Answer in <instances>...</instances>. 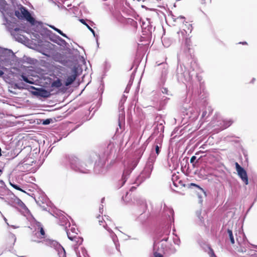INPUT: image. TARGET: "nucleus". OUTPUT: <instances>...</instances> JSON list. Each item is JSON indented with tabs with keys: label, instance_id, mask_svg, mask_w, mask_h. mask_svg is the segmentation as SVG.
<instances>
[{
	"label": "nucleus",
	"instance_id": "nucleus-64",
	"mask_svg": "<svg viewBox=\"0 0 257 257\" xmlns=\"http://www.w3.org/2000/svg\"><path fill=\"white\" fill-rule=\"evenodd\" d=\"M100 216V215L99 214V215L97 217V218H99Z\"/></svg>",
	"mask_w": 257,
	"mask_h": 257
},
{
	"label": "nucleus",
	"instance_id": "nucleus-41",
	"mask_svg": "<svg viewBox=\"0 0 257 257\" xmlns=\"http://www.w3.org/2000/svg\"><path fill=\"white\" fill-rule=\"evenodd\" d=\"M50 123V119H47L44 120L43 124L44 125L48 124Z\"/></svg>",
	"mask_w": 257,
	"mask_h": 257
},
{
	"label": "nucleus",
	"instance_id": "nucleus-20",
	"mask_svg": "<svg viewBox=\"0 0 257 257\" xmlns=\"http://www.w3.org/2000/svg\"><path fill=\"white\" fill-rule=\"evenodd\" d=\"M172 181L173 182V185L176 187L183 186L184 184L183 182L179 180L178 176L176 175H172Z\"/></svg>",
	"mask_w": 257,
	"mask_h": 257
},
{
	"label": "nucleus",
	"instance_id": "nucleus-49",
	"mask_svg": "<svg viewBox=\"0 0 257 257\" xmlns=\"http://www.w3.org/2000/svg\"><path fill=\"white\" fill-rule=\"evenodd\" d=\"M206 113H207L206 111H203V113H202V118L204 117L205 116Z\"/></svg>",
	"mask_w": 257,
	"mask_h": 257
},
{
	"label": "nucleus",
	"instance_id": "nucleus-33",
	"mask_svg": "<svg viewBox=\"0 0 257 257\" xmlns=\"http://www.w3.org/2000/svg\"><path fill=\"white\" fill-rule=\"evenodd\" d=\"M21 77L22 78V80H23L24 81H25V82H27L28 83H30V84H33V83L32 81L29 80L28 77L27 76H26L25 75L23 74V75H21Z\"/></svg>",
	"mask_w": 257,
	"mask_h": 257
},
{
	"label": "nucleus",
	"instance_id": "nucleus-44",
	"mask_svg": "<svg viewBox=\"0 0 257 257\" xmlns=\"http://www.w3.org/2000/svg\"><path fill=\"white\" fill-rule=\"evenodd\" d=\"M211 0H200L201 4H205L206 3H211Z\"/></svg>",
	"mask_w": 257,
	"mask_h": 257
},
{
	"label": "nucleus",
	"instance_id": "nucleus-59",
	"mask_svg": "<svg viewBox=\"0 0 257 257\" xmlns=\"http://www.w3.org/2000/svg\"><path fill=\"white\" fill-rule=\"evenodd\" d=\"M240 43H241V42ZM241 44H246L247 43H246V42H244L241 43Z\"/></svg>",
	"mask_w": 257,
	"mask_h": 257
},
{
	"label": "nucleus",
	"instance_id": "nucleus-34",
	"mask_svg": "<svg viewBox=\"0 0 257 257\" xmlns=\"http://www.w3.org/2000/svg\"><path fill=\"white\" fill-rule=\"evenodd\" d=\"M6 6V1L5 0H0V10H3Z\"/></svg>",
	"mask_w": 257,
	"mask_h": 257
},
{
	"label": "nucleus",
	"instance_id": "nucleus-22",
	"mask_svg": "<svg viewBox=\"0 0 257 257\" xmlns=\"http://www.w3.org/2000/svg\"><path fill=\"white\" fill-rule=\"evenodd\" d=\"M222 122L223 124L221 127H222V129L224 130L225 128H227L229 126H230L231 125V124L232 123L233 121L231 119H229V120H225L224 119L222 121Z\"/></svg>",
	"mask_w": 257,
	"mask_h": 257
},
{
	"label": "nucleus",
	"instance_id": "nucleus-3",
	"mask_svg": "<svg viewBox=\"0 0 257 257\" xmlns=\"http://www.w3.org/2000/svg\"><path fill=\"white\" fill-rule=\"evenodd\" d=\"M168 237H165L160 241H154V255L155 257H163V254L170 255L175 253L177 249L172 244L167 242Z\"/></svg>",
	"mask_w": 257,
	"mask_h": 257
},
{
	"label": "nucleus",
	"instance_id": "nucleus-40",
	"mask_svg": "<svg viewBox=\"0 0 257 257\" xmlns=\"http://www.w3.org/2000/svg\"><path fill=\"white\" fill-rule=\"evenodd\" d=\"M209 253L210 254L211 257H216V256L215 255L213 252V250L211 248L210 249Z\"/></svg>",
	"mask_w": 257,
	"mask_h": 257
},
{
	"label": "nucleus",
	"instance_id": "nucleus-4",
	"mask_svg": "<svg viewBox=\"0 0 257 257\" xmlns=\"http://www.w3.org/2000/svg\"><path fill=\"white\" fill-rule=\"evenodd\" d=\"M156 159V155L153 152L150 155L147 164L140 175L136 179L135 183L138 186L146 179L150 178L153 169V164Z\"/></svg>",
	"mask_w": 257,
	"mask_h": 257
},
{
	"label": "nucleus",
	"instance_id": "nucleus-25",
	"mask_svg": "<svg viewBox=\"0 0 257 257\" xmlns=\"http://www.w3.org/2000/svg\"><path fill=\"white\" fill-rule=\"evenodd\" d=\"M167 211L168 212V215H169V217H170V216L172 215V218H170V220L172 222H174V212L172 208H167Z\"/></svg>",
	"mask_w": 257,
	"mask_h": 257
},
{
	"label": "nucleus",
	"instance_id": "nucleus-37",
	"mask_svg": "<svg viewBox=\"0 0 257 257\" xmlns=\"http://www.w3.org/2000/svg\"><path fill=\"white\" fill-rule=\"evenodd\" d=\"M61 219H63V222H62L61 225H67V219H66L64 217H62Z\"/></svg>",
	"mask_w": 257,
	"mask_h": 257
},
{
	"label": "nucleus",
	"instance_id": "nucleus-23",
	"mask_svg": "<svg viewBox=\"0 0 257 257\" xmlns=\"http://www.w3.org/2000/svg\"><path fill=\"white\" fill-rule=\"evenodd\" d=\"M78 257H89L86 250L83 248H81V250L77 254Z\"/></svg>",
	"mask_w": 257,
	"mask_h": 257
},
{
	"label": "nucleus",
	"instance_id": "nucleus-21",
	"mask_svg": "<svg viewBox=\"0 0 257 257\" xmlns=\"http://www.w3.org/2000/svg\"><path fill=\"white\" fill-rule=\"evenodd\" d=\"M62 85V83L61 80L59 78H57L51 83L52 87H55L57 88H60Z\"/></svg>",
	"mask_w": 257,
	"mask_h": 257
},
{
	"label": "nucleus",
	"instance_id": "nucleus-39",
	"mask_svg": "<svg viewBox=\"0 0 257 257\" xmlns=\"http://www.w3.org/2000/svg\"><path fill=\"white\" fill-rule=\"evenodd\" d=\"M191 185H193V186H196V187H198V188L201 190V191L202 192H203L204 194H205V191H204V190H203L202 188H201L200 187H199V186H198L197 185H196V184H195L192 183V184H191Z\"/></svg>",
	"mask_w": 257,
	"mask_h": 257
},
{
	"label": "nucleus",
	"instance_id": "nucleus-17",
	"mask_svg": "<svg viewBox=\"0 0 257 257\" xmlns=\"http://www.w3.org/2000/svg\"><path fill=\"white\" fill-rule=\"evenodd\" d=\"M22 13L24 16V17L26 18V19L32 25H35L37 23L39 25L41 26L42 23L41 22H35V20L34 18L32 17L30 13L25 9H23V11L22 10Z\"/></svg>",
	"mask_w": 257,
	"mask_h": 257
},
{
	"label": "nucleus",
	"instance_id": "nucleus-52",
	"mask_svg": "<svg viewBox=\"0 0 257 257\" xmlns=\"http://www.w3.org/2000/svg\"><path fill=\"white\" fill-rule=\"evenodd\" d=\"M174 243L175 244H176L178 245H179L180 243V240L174 241Z\"/></svg>",
	"mask_w": 257,
	"mask_h": 257
},
{
	"label": "nucleus",
	"instance_id": "nucleus-5",
	"mask_svg": "<svg viewBox=\"0 0 257 257\" xmlns=\"http://www.w3.org/2000/svg\"><path fill=\"white\" fill-rule=\"evenodd\" d=\"M137 161L134 160L128 161L126 164H124V168L123 171L121 180L119 182V184L120 183V185L118 187V188H120L124 184L131 173L137 166Z\"/></svg>",
	"mask_w": 257,
	"mask_h": 257
},
{
	"label": "nucleus",
	"instance_id": "nucleus-13",
	"mask_svg": "<svg viewBox=\"0 0 257 257\" xmlns=\"http://www.w3.org/2000/svg\"><path fill=\"white\" fill-rule=\"evenodd\" d=\"M77 229L75 228L72 227L71 229V232L68 230H67V234L68 238L71 240H74L79 244H81L83 241L82 238L77 236Z\"/></svg>",
	"mask_w": 257,
	"mask_h": 257
},
{
	"label": "nucleus",
	"instance_id": "nucleus-38",
	"mask_svg": "<svg viewBox=\"0 0 257 257\" xmlns=\"http://www.w3.org/2000/svg\"><path fill=\"white\" fill-rule=\"evenodd\" d=\"M161 91H162L163 93L168 94V89L167 88L163 87L161 89Z\"/></svg>",
	"mask_w": 257,
	"mask_h": 257
},
{
	"label": "nucleus",
	"instance_id": "nucleus-32",
	"mask_svg": "<svg viewBox=\"0 0 257 257\" xmlns=\"http://www.w3.org/2000/svg\"><path fill=\"white\" fill-rule=\"evenodd\" d=\"M133 82L131 80H130L128 82V84L127 85L125 89L124 90V93H128L130 91V88L132 85Z\"/></svg>",
	"mask_w": 257,
	"mask_h": 257
},
{
	"label": "nucleus",
	"instance_id": "nucleus-18",
	"mask_svg": "<svg viewBox=\"0 0 257 257\" xmlns=\"http://www.w3.org/2000/svg\"><path fill=\"white\" fill-rule=\"evenodd\" d=\"M158 66H161L162 68L161 72V79L163 83H164L166 79L168 74V65L166 63H161L158 64Z\"/></svg>",
	"mask_w": 257,
	"mask_h": 257
},
{
	"label": "nucleus",
	"instance_id": "nucleus-47",
	"mask_svg": "<svg viewBox=\"0 0 257 257\" xmlns=\"http://www.w3.org/2000/svg\"><path fill=\"white\" fill-rule=\"evenodd\" d=\"M126 96H125V95H123L122 97V98L121 99V102H124L125 101L126 98Z\"/></svg>",
	"mask_w": 257,
	"mask_h": 257
},
{
	"label": "nucleus",
	"instance_id": "nucleus-57",
	"mask_svg": "<svg viewBox=\"0 0 257 257\" xmlns=\"http://www.w3.org/2000/svg\"><path fill=\"white\" fill-rule=\"evenodd\" d=\"M136 188L135 187H132L131 188V191H133L134 190V189H135Z\"/></svg>",
	"mask_w": 257,
	"mask_h": 257
},
{
	"label": "nucleus",
	"instance_id": "nucleus-7",
	"mask_svg": "<svg viewBox=\"0 0 257 257\" xmlns=\"http://www.w3.org/2000/svg\"><path fill=\"white\" fill-rule=\"evenodd\" d=\"M33 163L36 162L32 158L26 157L19 163L17 167L22 172H33L35 169L33 167Z\"/></svg>",
	"mask_w": 257,
	"mask_h": 257
},
{
	"label": "nucleus",
	"instance_id": "nucleus-46",
	"mask_svg": "<svg viewBox=\"0 0 257 257\" xmlns=\"http://www.w3.org/2000/svg\"><path fill=\"white\" fill-rule=\"evenodd\" d=\"M103 206L102 205H101V206L99 207V213L101 214L103 213Z\"/></svg>",
	"mask_w": 257,
	"mask_h": 257
},
{
	"label": "nucleus",
	"instance_id": "nucleus-11",
	"mask_svg": "<svg viewBox=\"0 0 257 257\" xmlns=\"http://www.w3.org/2000/svg\"><path fill=\"white\" fill-rule=\"evenodd\" d=\"M34 226L35 229L33 231V235L35 237L38 239L44 238L45 233L42 224L39 222H36Z\"/></svg>",
	"mask_w": 257,
	"mask_h": 257
},
{
	"label": "nucleus",
	"instance_id": "nucleus-10",
	"mask_svg": "<svg viewBox=\"0 0 257 257\" xmlns=\"http://www.w3.org/2000/svg\"><path fill=\"white\" fill-rule=\"evenodd\" d=\"M45 242L46 245L58 249L60 257H66L65 249L56 241L48 239L45 240Z\"/></svg>",
	"mask_w": 257,
	"mask_h": 257
},
{
	"label": "nucleus",
	"instance_id": "nucleus-30",
	"mask_svg": "<svg viewBox=\"0 0 257 257\" xmlns=\"http://www.w3.org/2000/svg\"><path fill=\"white\" fill-rule=\"evenodd\" d=\"M15 202L17 203L19 206L22 208H26V206L24 203L19 199L17 198L15 199Z\"/></svg>",
	"mask_w": 257,
	"mask_h": 257
},
{
	"label": "nucleus",
	"instance_id": "nucleus-63",
	"mask_svg": "<svg viewBox=\"0 0 257 257\" xmlns=\"http://www.w3.org/2000/svg\"><path fill=\"white\" fill-rule=\"evenodd\" d=\"M4 219H5L6 222H7V219L6 218H4Z\"/></svg>",
	"mask_w": 257,
	"mask_h": 257
},
{
	"label": "nucleus",
	"instance_id": "nucleus-9",
	"mask_svg": "<svg viewBox=\"0 0 257 257\" xmlns=\"http://www.w3.org/2000/svg\"><path fill=\"white\" fill-rule=\"evenodd\" d=\"M79 75L78 68L76 66L73 67L66 74L65 81H64L65 85L68 86L72 84Z\"/></svg>",
	"mask_w": 257,
	"mask_h": 257
},
{
	"label": "nucleus",
	"instance_id": "nucleus-28",
	"mask_svg": "<svg viewBox=\"0 0 257 257\" xmlns=\"http://www.w3.org/2000/svg\"><path fill=\"white\" fill-rule=\"evenodd\" d=\"M80 22L83 24L84 25H86V27H87V28H88L91 32L93 34L94 36H95V32L88 25L86 22H85V21L83 19H80Z\"/></svg>",
	"mask_w": 257,
	"mask_h": 257
},
{
	"label": "nucleus",
	"instance_id": "nucleus-31",
	"mask_svg": "<svg viewBox=\"0 0 257 257\" xmlns=\"http://www.w3.org/2000/svg\"><path fill=\"white\" fill-rule=\"evenodd\" d=\"M8 52L9 53H12L13 52L12 50L8 49H3L1 47H0V53H7ZM2 56V55L0 54V57Z\"/></svg>",
	"mask_w": 257,
	"mask_h": 257
},
{
	"label": "nucleus",
	"instance_id": "nucleus-54",
	"mask_svg": "<svg viewBox=\"0 0 257 257\" xmlns=\"http://www.w3.org/2000/svg\"><path fill=\"white\" fill-rule=\"evenodd\" d=\"M61 35H62V36H63V37H64L65 38H68V37L66 36V35L64 33H62V34Z\"/></svg>",
	"mask_w": 257,
	"mask_h": 257
},
{
	"label": "nucleus",
	"instance_id": "nucleus-8",
	"mask_svg": "<svg viewBox=\"0 0 257 257\" xmlns=\"http://www.w3.org/2000/svg\"><path fill=\"white\" fill-rule=\"evenodd\" d=\"M105 219L102 218V220H99V223L100 225L105 228L110 233V236L114 244L115 245V248L117 250L119 251V244L116 235L113 232V231L107 227V222L110 221V218L108 216H104Z\"/></svg>",
	"mask_w": 257,
	"mask_h": 257
},
{
	"label": "nucleus",
	"instance_id": "nucleus-24",
	"mask_svg": "<svg viewBox=\"0 0 257 257\" xmlns=\"http://www.w3.org/2000/svg\"><path fill=\"white\" fill-rule=\"evenodd\" d=\"M239 251H241L242 252H247V254L248 255H250L251 256H256V253H257V252L255 250H246V249H245V250H243L242 249H240V250H239Z\"/></svg>",
	"mask_w": 257,
	"mask_h": 257
},
{
	"label": "nucleus",
	"instance_id": "nucleus-60",
	"mask_svg": "<svg viewBox=\"0 0 257 257\" xmlns=\"http://www.w3.org/2000/svg\"><path fill=\"white\" fill-rule=\"evenodd\" d=\"M14 228H17V227L15 226H14V225H12V226Z\"/></svg>",
	"mask_w": 257,
	"mask_h": 257
},
{
	"label": "nucleus",
	"instance_id": "nucleus-12",
	"mask_svg": "<svg viewBox=\"0 0 257 257\" xmlns=\"http://www.w3.org/2000/svg\"><path fill=\"white\" fill-rule=\"evenodd\" d=\"M235 165L238 175L245 185H247L248 184V180L246 171L238 163L236 162Z\"/></svg>",
	"mask_w": 257,
	"mask_h": 257
},
{
	"label": "nucleus",
	"instance_id": "nucleus-62",
	"mask_svg": "<svg viewBox=\"0 0 257 257\" xmlns=\"http://www.w3.org/2000/svg\"><path fill=\"white\" fill-rule=\"evenodd\" d=\"M175 17V16H173V19H174V21L175 20V19H176L177 18H174Z\"/></svg>",
	"mask_w": 257,
	"mask_h": 257
},
{
	"label": "nucleus",
	"instance_id": "nucleus-55",
	"mask_svg": "<svg viewBox=\"0 0 257 257\" xmlns=\"http://www.w3.org/2000/svg\"><path fill=\"white\" fill-rule=\"evenodd\" d=\"M12 237L14 239V241H15L16 240L15 235L14 234H12Z\"/></svg>",
	"mask_w": 257,
	"mask_h": 257
},
{
	"label": "nucleus",
	"instance_id": "nucleus-53",
	"mask_svg": "<svg viewBox=\"0 0 257 257\" xmlns=\"http://www.w3.org/2000/svg\"><path fill=\"white\" fill-rule=\"evenodd\" d=\"M4 72L2 70H0V76H3L4 75Z\"/></svg>",
	"mask_w": 257,
	"mask_h": 257
},
{
	"label": "nucleus",
	"instance_id": "nucleus-1",
	"mask_svg": "<svg viewBox=\"0 0 257 257\" xmlns=\"http://www.w3.org/2000/svg\"><path fill=\"white\" fill-rule=\"evenodd\" d=\"M177 23H182L180 30L177 32L179 40L181 42V47L185 53L189 52L191 44L190 40V34L191 33L193 27L192 25L187 22H185V17L179 16L174 20Z\"/></svg>",
	"mask_w": 257,
	"mask_h": 257
},
{
	"label": "nucleus",
	"instance_id": "nucleus-15",
	"mask_svg": "<svg viewBox=\"0 0 257 257\" xmlns=\"http://www.w3.org/2000/svg\"><path fill=\"white\" fill-rule=\"evenodd\" d=\"M195 215L196 223L200 226H204V227L206 228L207 227L204 222L206 214L205 213L202 214L201 210H198L196 211Z\"/></svg>",
	"mask_w": 257,
	"mask_h": 257
},
{
	"label": "nucleus",
	"instance_id": "nucleus-58",
	"mask_svg": "<svg viewBox=\"0 0 257 257\" xmlns=\"http://www.w3.org/2000/svg\"><path fill=\"white\" fill-rule=\"evenodd\" d=\"M104 200V198H102V199H101V203H103Z\"/></svg>",
	"mask_w": 257,
	"mask_h": 257
},
{
	"label": "nucleus",
	"instance_id": "nucleus-51",
	"mask_svg": "<svg viewBox=\"0 0 257 257\" xmlns=\"http://www.w3.org/2000/svg\"><path fill=\"white\" fill-rule=\"evenodd\" d=\"M20 30V29L19 28H16L14 29V31L15 32H18Z\"/></svg>",
	"mask_w": 257,
	"mask_h": 257
},
{
	"label": "nucleus",
	"instance_id": "nucleus-19",
	"mask_svg": "<svg viewBox=\"0 0 257 257\" xmlns=\"http://www.w3.org/2000/svg\"><path fill=\"white\" fill-rule=\"evenodd\" d=\"M161 147L162 144L161 139H157L152 149V151L150 155L152 154V152H153L154 154L155 155H156L157 157L160 152V149L161 148Z\"/></svg>",
	"mask_w": 257,
	"mask_h": 257
},
{
	"label": "nucleus",
	"instance_id": "nucleus-50",
	"mask_svg": "<svg viewBox=\"0 0 257 257\" xmlns=\"http://www.w3.org/2000/svg\"><path fill=\"white\" fill-rule=\"evenodd\" d=\"M56 32H57L60 35H61L63 33L62 31H61L60 30H59L58 29H57V30H56Z\"/></svg>",
	"mask_w": 257,
	"mask_h": 257
},
{
	"label": "nucleus",
	"instance_id": "nucleus-2",
	"mask_svg": "<svg viewBox=\"0 0 257 257\" xmlns=\"http://www.w3.org/2000/svg\"><path fill=\"white\" fill-rule=\"evenodd\" d=\"M70 167L76 172L82 174H89L93 167V161L90 159L82 160L75 156H70L68 158Z\"/></svg>",
	"mask_w": 257,
	"mask_h": 257
},
{
	"label": "nucleus",
	"instance_id": "nucleus-56",
	"mask_svg": "<svg viewBox=\"0 0 257 257\" xmlns=\"http://www.w3.org/2000/svg\"><path fill=\"white\" fill-rule=\"evenodd\" d=\"M198 116V113L197 112L194 116V117H197Z\"/></svg>",
	"mask_w": 257,
	"mask_h": 257
},
{
	"label": "nucleus",
	"instance_id": "nucleus-42",
	"mask_svg": "<svg viewBox=\"0 0 257 257\" xmlns=\"http://www.w3.org/2000/svg\"><path fill=\"white\" fill-rule=\"evenodd\" d=\"M5 186V182L3 180H0V188H4Z\"/></svg>",
	"mask_w": 257,
	"mask_h": 257
},
{
	"label": "nucleus",
	"instance_id": "nucleus-14",
	"mask_svg": "<svg viewBox=\"0 0 257 257\" xmlns=\"http://www.w3.org/2000/svg\"><path fill=\"white\" fill-rule=\"evenodd\" d=\"M31 88L35 89V91H33L34 95L40 96L44 98H47L50 96L51 93L49 91L46 90L43 88H36L34 86H31Z\"/></svg>",
	"mask_w": 257,
	"mask_h": 257
},
{
	"label": "nucleus",
	"instance_id": "nucleus-27",
	"mask_svg": "<svg viewBox=\"0 0 257 257\" xmlns=\"http://www.w3.org/2000/svg\"><path fill=\"white\" fill-rule=\"evenodd\" d=\"M57 40L56 41L58 44L60 45H65L66 44V41L62 39L60 37L57 36L56 37Z\"/></svg>",
	"mask_w": 257,
	"mask_h": 257
},
{
	"label": "nucleus",
	"instance_id": "nucleus-36",
	"mask_svg": "<svg viewBox=\"0 0 257 257\" xmlns=\"http://www.w3.org/2000/svg\"><path fill=\"white\" fill-rule=\"evenodd\" d=\"M94 169L96 173H101L102 172V171L99 170L98 166L95 165L94 167Z\"/></svg>",
	"mask_w": 257,
	"mask_h": 257
},
{
	"label": "nucleus",
	"instance_id": "nucleus-43",
	"mask_svg": "<svg viewBox=\"0 0 257 257\" xmlns=\"http://www.w3.org/2000/svg\"><path fill=\"white\" fill-rule=\"evenodd\" d=\"M12 186L14 188H15L17 190H21V191H22V189H21L20 188L19 186H18V185H13V184H12Z\"/></svg>",
	"mask_w": 257,
	"mask_h": 257
},
{
	"label": "nucleus",
	"instance_id": "nucleus-29",
	"mask_svg": "<svg viewBox=\"0 0 257 257\" xmlns=\"http://www.w3.org/2000/svg\"><path fill=\"white\" fill-rule=\"evenodd\" d=\"M162 43L165 47H168L171 44V41L169 39L164 38L162 40Z\"/></svg>",
	"mask_w": 257,
	"mask_h": 257
},
{
	"label": "nucleus",
	"instance_id": "nucleus-35",
	"mask_svg": "<svg viewBox=\"0 0 257 257\" xmlns=\"http://www.w3.org/2000/svg\"><path fill=\"white\" fill-rule=\"evenodd\" d=\"M15 88H17L19 89H22L24 88V87L22 86L20 84L16 83L14 85Z\"/></svg>",
	"mask_w": 257,
	"mask_h": 257
},
{
	"label": "nucleus",
	"instance_id": "nucleus-16",
	"mask_svg": "<svg viewBox=\"0 0 257 257\" xmlns=\"http://www.w3.org/2000/svg\"><path fill=\"white\" fill-rule=\"evenodd\" d=\"M138 204L140 206L141 211L142 213L139 217L138 219L142 222H143L145 219H142L143 218H144L146 216V215L144 213H145L146 210L147 209V205L145 200L143 199H140L138 201Z\"/></svg>",
	"mask_w": 257,
	"mask_h": 257
},
{
	"label": "nucleus",
	"instance_id": "nucleus-26",
	"mask_svg": "<svg viewBox=\"0 0 257 257\" xmlns=\"http://www.w3.org/2000/svg\"><path fill=\"white\" fill-rule=\"evenodd\" d=\"M227 233L228 234V236H229V239H230L231 243L232 244H234L235 241H234V237H233V233H232V230H231L230 229H228L227 230Z\"/></svg>",
	"mask_w": 257,
	"mask_h": 257
},
{
	"label": "nucleus",
	"instance_id": "nucleus-61",
	"mask_svg": "<svg viewBox=\"0 0 257 257\" xmlns=\"http://www.w3.org/2000/svg\"><path fill=\"white\" fill-rule=\"evenodd\" d=\"M255 80L254 78H253L251 80V82H253V81Z\"/></svg>",
	"mask_w": 257,
	"mask_h": 257
},
{
	"label": "nucleus",
	"instance_id": "nucleus-6",
	"mask_svg": "<svg viewBox=\"0 0 257 257\" xmlns=\"http://www.w3.org/2000/svg\"><path fill=\"white\" fill-rule=\"evenodd\" d=\"M176 73L179 81L185 83L191 82L192 79L193 74H191L190 72L187 71L186 68L183 65L178 66Z\"/></svg>",
	"mask_w": 257,
	"mask_h": 257
},
{
	"label": "nucleus",
	"instance_id": "nucleus-45",
	"mask_svg": "<svg viewBox=\"0 0 257 257\" xmlns=\"http://www.w3.org/2000/svg\"><path fill=\"white\" fill-rule=\"evenodd\" d=\"M196 159V157L195 156H192L190 160L191 163L193 164Z\"/></svg>",
	"mask_w": 257,
	"mask_h": 257
},
{
	"label": "nucleus",
	"instance_id": "nucleus-48",
	"mask_svg": "<svg viewBox=\"0 0 257 257\" xmlns=\"http://www.w3.org/2000/svg\"><path fill=\"white\" fill-rule=\"evenodd\" d=\"M49 26L52 29H53V30H54L55 31H56V30H57V28H56L55 27H54V26H52V25H49Z\"/></svg>",
	"mask_w": 257,
	"mask_h": 257
}]
</instances>
